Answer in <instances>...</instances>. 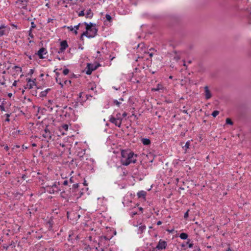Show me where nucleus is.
<instances>
[{"label": "nucleus", "instance_id": "f257e3e1", "mask_svg": "<svg viewBox=\"0 0 251 251\" xmlns=\"http://www.w3.org/2000/svg\"><path fill=\"white\" fill-rule=\"evenodd\" d=\"M137 155L130 150L121 151V162L123 165L127 166L130 163H134L136 161Z\"/></svg>", "mask_w": 251, "mask_h": 251}, {"label": "nucleus", "instance_id": "f03ea898", "mask_svg": "<svg viewBox=\"0 0 251 251\" xmlns=\"http://www.w3.org/2000/svg\"><path fill=\"white\" fill-rule=\"evenodd\" d=\"M84 24L86 25V30L81 34L80 39L83 40L84 36H85L89 38L94 37L98 32V29L96 28L95 25L91 23L89 24L84 23Z\"/></svg>", "mask_w": 251, "mask_h": 251}, {"label": "nucleus", "instance_id": "7ed1b4c3", "mask_svg": "<svg viewBox=\"0 0 251 251\" xmlns=\"http://www.w3.org/2000/svg\"><path fill=\"white\" fill-rule=\"evenodd\" d=\"M59 182H54L52 185L48 186L47 190L50 194L57 193L60 191V189L59 188Z\"/></svg>", "mask_w": 251, "mask_h": 251}, {"label": "nucleus", "instance_id": "20e7f679", "mask_svg": "<svg viewBox=\"0 0 251 251\" xmlns=\"http://www.w3.org/2000/svg\"><path fill=\"white\" fill-rule=\"evenodd\" d=\"M109 121L116 126L120 127L122 124V119L115 118L114 117L111 116Z\"/></svg>", "mask_w": 251, "mask_h": 251}, {"label": "nucleus", "instance_id": "39448f33", "mask_svg": "<svg viewBox=\"0 0 251 251\" xmlns=\"http://www.w3.org/2000/svg\"><path fill=\"white\" fill-rule=\"evenodd\" d=\"M28 0H18L16 1V4L19 8H25Z\"/></svg>", "mask_w": 251, "mask_h": 251}, {"label": "nucleus", "instance_id": "423d86ee", "mask_svg": "<svg viewBox=\"0 0 251 251\" xmlns=\"http://www.w3.org/2000/svg\"><path fill=\"white\" fill-rule=\"evenodd\" d=\"M166 246L167 242L165 241L160 240L155 248L158 250H163L165 249Z\"/></svg>", "mask_w": 251, "mask_h": 251}, {"label": "nucleus", "instance_id": "0eeeda50", "mask_svg": "<svg viewBox=\"0 0 251 251\" xmlns=\"http://www.w3.org/2000/svg\"><path fill=\"white\" fill-rule=\"evenodd\" d=\"M47 53V51L46 49L44 48H42L38 50L37 55L39 56L40 58L43 59L45 58V57L44 56V55H45Z\"/></svg>", "mask_w": 251, "mask_h": 251}, {"label": "nucleus", "instance_id": "6e6552de", "mask_svg": "<svg viewBox=\"0 0 251 251\" xmlns=\"http://www.w3.org/2000/svg\"><path fill=\"white\" fill-rule=\"evenodd\" d=\"M43 137L45 138V140H49L51 139V135L50 131L47 129L46 128L44 130V133L42 134Z\"/></svg>", "mask_w": 251, "mask_h": 251}, {"label": "nucleus", "instance_id": "1a4fd4ad", "mask_svg": "<svg viewBox=\"0 0 251 251\" xmlns=\"http://www.w3.org/2000/svg\"><path fill=\"white\" fill-rule=\"evenodd\" d=\"M68 47L67 42L66 41H63L60 43V48L58 53H61L64 51V50Z\"/></svg>", "mask_w": 251, "mask_h": 251}, {"label": "nucleus", "instance_id": "9d476101", "mask_svg": "<svg viewBox=\"0 0 251 251\" xmlns=\"http://www.w3.org/2000/svg\"><path fill=\"white\" fill-rule=\"evenodd\" d=\"M26 80L27 81V83L26 85V88L31 89L33 88L34 85H35V82L34 81L31 80L30 78H27Z\"/></svg>", "mask_w": 251, "mask_h": 251}, {"label": "nucleus", "instance_id": "9b49d317", "mask_svg": "<svg viewBox=\"0 0 251 251\" xmlns=\"http://www.w3.org/2000/svg\"><path fill=\"white\" fill-rule=\"evenodd\" d=\"M146 229V226L145 225L140 224L138 225L137 233L138 234H142Z\"/></svg>", "mask_w": 251, "mask_h": 251}, {"label": "nucleus", "instance_id": "f8f14e48", "mask_svg": "<svg viewBox=\"0 0 251 251\" xmlns=\"http://www.w3.org/2000/svg\"><path fill=\"white\" fill-rule=\"evenodd\" d=\"M204 93L205 98L206 100H208L211 97V94L207 86L204 87Z\"/></svg>", "mask_w": 251, "mask_h": 251}, {"label": "nucleus", "instance_id": "ddd939ff", "mask_svg": "<svg viewBox=\"0 0 251 251\" xmlns=\"http://www.w3.org/2000/svg\"><path fill=\"white\" fill-rule=\"evenodd\" d=\"M147 193L145 191H140L137 193V196L139 198L145 199Z\"/></svg>", "mask_w": 251, "mask_h": 251}, {"label": "nucleus", "instance_id": "4468645a", "mask_svg": "<svg viewBox=\"0 0 251 251\" xmlns=\"http://www.w3.org/2000/svg\"><path fill=\"white\" fill-rule=\"evenodd\" d=\"M163 89H164V87L161 84H158L155 88L152 89V91H158L162 90Z\"/></svg>", "mask_w": 251, "mask_h": 251}, {"label": "nucleus", "instance_id": "2eb2a0df", "mask_svg": "<svg viewBox=\"0 0 251 251\" xmlns=\"http://www.w3.org/2000/svg\"><path fill=\"white\" fill-rule=\"evenodd\" d=\"M142 143L146 146L149 145L151 144V141L148 138H142L141 139Z\"/></svg>", "mask_w": 251, "mask_h": 251}, {"label": "nucleus", "instance_id": "dca6fc26", "mask_svg": "<svg viewBox=\"0 0 251 251\" xmlns=\"http://www.w3.org/2000/svg\"><path fill=\"white\" fill-rule=\"evenodd\" d=\"M5 27V26L4 25L0 26V36H2L5 34V30H4Z\"/></svg>", "mask_w": 251, "mask_h": 251}, {"label": "nucleus", "instance_id": "f3484780", "mask_svg": "<svg viewBox=\"0 0 251 251\" xmlns=\"http://www.w3.org/2000/svg\"><path fill=\"white\" fill-rule=\"evenodd\" d=\"M93 14L90 9H88L86 13V16L87 18H92L93 17Z\"/></svg>", "mask_w": 251, "mask_h": 251}, {"label": "nucleus", "instance_id": "a211bd4d", "mask_svg": "<svg viewBox=\"0 0 251 251\" xmlns=\"http://www.w3.org/2000/svg\"><path fill=\"white\" fill-rule=\"evenodd\" d=\"M190 141H188L185 144V145L183 147V148L185 150V151H186L189 148L190 146Z\"/></svg>", "mask_w": 251, "mask_h": 251}, {"label": "nucleus", "instance_id": "6ab92c4d", "mask_svg": "<svg viewBox=\"0 0 251 251\" xmlns=\"http://www.w3.org/2000/svg\"><path fill=\"white\" fill-rule=\"evenodd\" d=\"M188 236V234L186 233H181L179 235V237L183 240L186 239Z\"/></svg>", "mask_w": 251, "mask_h": 251}, {"label": "nucleus", "instance_id": "aec40b11", "mask_svg": "<svg viewBox=\"0 0 251 251\" xmlns=\"http://www.w3.org/2000/svg\"><path fill=\"white\" fill-rule=\"evenodd\" d=\"M20 148V146L19 145H16V146H14L12 149V151L14 153H17V152H19L17 150V149H19Z\"/></svg>", "mask_w": 251, "mask_h": 251}, {"label": "nucleus", "instance_id": "412c9836", "mask_svg": "<svg viewBox=\"0 0 251 251\" xmlns=\"http://www.w3.org/2000/svg\"><path fill=\"white\" fill-rule=\"evenodd\" d=\"M90 64L88 65V69L86 71V74L87 75H90L92 73V71L95 70L94 69H90Z\"/></svg>", "mask_w": 251, "mask_h": 251}, {"label": "nucleus", "instance_id": "4be33fe9", "mask_svg": "<svg viewBox=\"0 0 251 251\" xmlns=\"http://www.w3.org/2000/svg\"><path fill=\"white\" fill-rule=\"evenodd\" d=\"M80 25V24H78L77 25L75 26L74 27L75 29L74 30V33L75 35L77 34V30L79 29V26Z\"/></svg>", "mask_w": 251, "mask_h": 251}, {"label": "nucleus", "instance_id": "5701e85b", "mask_svg": "<svg viewBox=\"0 0 251 251\" xmlns=\"http://www.w3.org/2000/svg\"><path fill=\"white\" fill-rule=\"evenodd\" d=\"M226 124L230 125H232L233 124V122L229 118H226Z\"/></svg>", "mask_w": 251, "mask_h": 251}, {"label": "nucleus", "instance_id": "b1692460", "mask_svg": "<svg viewBox=\"0 0 251 251\" xmlns=\"http://www.w3.org/2000/svg\"><path fill=\"white\" fill-rule=\"evenodd\" d=\"M186 244L188 245L189 248H192L193 247V244L192 242H190V239L188 240Z\"/></svg>", "mask_w": 251, "mask_h": 251}, {"label": "nucleus", "instance_id": "393cba45", "mask_svg": "<svg viewBox=\"0 0 251 251\" xmlns=\"http://www.w3.org/2000/svg\"><path fill=\"white\" fill-rule=\"evenodd\" d=\"M219 111L215 110L212 112V115L213 117H216L219 114Z\"/></svg>", "mask_w": 251, "mask_h": 251}, {"label": "nucleus", "instance_id": "a878e982", "mask_svg": "<svg viewBox=\"0 0 251 251\" xmlns=\"http://www.w3.org/2000/svg\"><path fill=\"white\" fill-rule=\"evenodd\" d=\"M62 128L65 131H67L68 129V125L67 124H63L62 125Z\"/></svg>", "mask_w": 251, "mask_h": 251}, {"label": "nucleus", "instance_id": "bb28decb", "mask_svg": "<svg viewBox=\"0 0 251 251\" xmlns=\"http://www.w3.org/2000/svg\"><path fill=\"white\" fill-rule=\"evenodd\" d=\"M105 18H106V20H107V21H108V22H111L112 18H111V17L110 16V15H109V14H106V15H105Z\"/></svg>", "mask_w": 251, "mask_h": 251}, {"label": "nucleus", "instance_id": "cd10ccee", "mask_svg": "<svg viewBox=\"0 0 251 251\" xmlns=\"http://www.w3.org/2000/svg\"><path fill=\"white\" fill-rule=\"evenodd\" d=\"M36 27V25L35 24L34 22H32L31 23V27H30V30H32V29L33 28H35Z\"/></svg>", "mask_w": 251, "mask_h": 251}, {"label": "nucleus", "instance_id": "c85d7f7f", "mask_svg": "<svg viewBox=\"0 0 251 251\" xmlns=\"http://www.w3.org/2000/svg\"><path fill=\"white\" fill-rule=\"evenodd\" d=\"M47 95V91H42L40 93V96L42 97H44L46 96Z\"/></svg>", "mask_w": 251, "mask_h": 251}, {"label": "nucleus", "instance_id": "c756f323", "mask_svg": "<svg viewBox=\"0 0 251 251\" xmlns=\"http://www.w3.org/2000/svg\"><path fill=\"white\" fill-rule=\"evenodd\" d=\"M14 69L15 70H16L17 71H19L20 72H21L22 71V68L21 67H20L17 66H15L14 67Z\"/></svg>", "mask_w": 251, "mask_h": 251}, {"label": "nucleus", "instance_id": "7c9ffc66", "mask_svg": "<svg viewBox=\"0 0 251 251\" xmlns=\"http://www.w3.org/2000/svg\"><path fill=\"white\" fill-rule=\"evenodd\" d=\"M69 73V70L68 69H65L63 71V74L64 75H67Z\"/></svg>", "mask_w": 251, "mask_h": 251}, {"label": "nucleus", "instance_id": "2f4dec72", "mask_svg": "<svg viewBox=\"0 0 251 251\" xmlns=\"http://www.w3.org/2000/svg\"><path fill=\"white\" fill-rule=\"evenodd\" d=\"M28 32V35L31 37V38L33 39L34 38V35L32 34V30L29 29Z\"/></svg>", "mask_w": 251, "mask_h": 251}, {"label": "nucleus", "instance_id": "473e14b6", "mask_svg": "<svg viewBox=\"0 0 251 251\" xmlns=\"http://www.w3.org/2000/svg\"><path fill=\"white\" fill-rule=\"evenodd\" d=\"M189 210H188L184 214V219H187V218L189 216Z\"/></svg>", "mask_w": 251, "mask_h": 251}, {"label": "nucleus", "instance_id": "72a5a7b5", "mask_svg": "<svg viewBox=\"0 0 251 251\" xmlns=\"http://www.w3.org/2000/svg\"><path fill=\"white\" fill-rule=\"evenodd\" d=\"M78 15L79 17L84 16V15H85V13H84V10H82V11H81L78 13Z\"/></svg>", "mask_w": 251, "mask_h": 251}, {"label": "nucleus", "instance_id": "f704fd0d", "mask_svg": "<svg viewBox=\"0 0 251 251\" xmlns=\"http://www.w3.org/2000/svg\"><path fill=\"white\" fill-rule=\"evenodd\" d=\"M4 116H6V119H5V121L6 122H9V117H10V114H5Z\"/></svg>", "mask_w": 251, "mask_h": 251}, {"label": "nucleus", "instance_id": "c9c22d12", "mask_svg": "<svg viewBox=\"0 0 251 251\" xmlns=\"http://www.w3.org/2000/svg\"><path fill=\"white\" fill-rule=\"evenodd\" d=\"M82 94H83V93H82V92H80V93H79V99L77 100H78V101L81 102V100H80V99H81V98L82 97ZM82 102H83V101H82Z\"/></svg>", "mask_w": 251, "mask_h": 251}, {"label": "nucleus", "instance_id": "e433bc0d", "mask_svg": "<svg viewBox=\"0 0 251 251\" xmlns=\"http://www.w3.org/2000/svg\"><path fill=\"white\" fill-rule=\"evenodd\" d=\"M67 28L69 29L70 31H74V30L75 29L74 28V27H73V26H68Z\"/></svg>", "mask_w": 251, "mask_h": 251}, {"label": "nucleus", "instance_id": "4c0bfd02", "mask_svg": "<svg viewBox=\"0 0 251 251\" xmlns=\"http://www.w3.org/2000/svg\"><path fill=\"white\" fill-rule=\"evenodd\" d=\"M113 102L114 104H115L116 105H118V106H119L120 104V102L119 101H118L117 100H114L113 101Z\"/></svg>", "mask_w": 251, "mask_h": 251}, {"label": "nucleus", "instance_id": "58836bf2", "mask_svg": "<svg viewBox=\"0 0 251 251\" xmlns=\"http://www.w3.org/2000/svg\"><path fill=\"white\" fill-rule=\"evenodd\" d=\"M115 118H118V119H122L121 117V114L120 113H117L116 115V116L114 117Z\"/></svg>", "mask_w": 251, "mask_h": 251}, {"label": "nucleus", "instance_id": "ea45409f", "mask_svg": "<svg viewBox=\"0 0 251 251\" xmlns=\"http://www.w3.org/2000/svg\"><path fill=\"white\" fill-rule=\"evenodd\" d=\"M0 110L1 111H5L4 106L3 103H2V104L0 105Z\"/></svg>", "mask_w": 251, "mask_h": 251}, {"label": "nucleus", "instance_id": "a19ab883", "mask_svg": "<svg viewBox=\"0 0 251 251\" xmlns=\"http://www.w3.org/2000/svg\"><path fill=\"white\" fill-rule=\"evenodd\" d=\"M193 251H201V249L199 247H196L195 250Z\"/></svg>", "mask_w": 251, "mask_h": 251}, {"label": "nucleus", "instance_id": "79ce46f5", "mask_svg": "<svg viewBox=\"0 0 251 251\" xmlns=\"http://www.w3.org/2000/svg\"><path fill=\"white\" fill-rule=\"evenodd\" d=\"M86 99L87 100H89L90 99V98H92V96L91 95H86Z\"/></svg>", "mask_w": 251, "mask_h": 251}, {"label": "nucleus", "instance_id": "37998d69", "mask_svg": "<svg viewBox=\"0 0 251 251\" xmlns=\"http://www.w3.org/2000/svg\"><path fill=\"white\" fill-rule=\"evenodd\" d=\"M68 181L66 180H64L63 182V184L64 185H67L68 184Z\"/></svg>", "mask_w": 251, "mask_h": 251}, {"label": "nucleus", "instance_id": "c03bdc74", "mask_svg": "<svg viewBox=\"0 0 251 251\" xmlns=\"http://www.w3.org/2000/svg\"><path fill=\"white\" fill-rule=\"evenodd\" d=\"M4 149L6 151H8V150H9V147H8V146H5L4 147Z\"/></svg>", "mask_w": 251, "mask_h": 251}, {"label": "nucleus", "instance_id": "a18cd8bd", "mask_svg": "<svg viewBox=\"0 0 251 251\" xmlns=\"http://www.w3.org/2000/svg\"><path fill=\"white\" fill-rule=\"evenodd\" d=\"M122 116L123 117H126L127 116V113L125 112L123 113Z\"/></svg>", "mask_w": 251, "mask_h": 251}, {"label": "nucleus", "instance_id": "49530a36", "mask_svg": "<svg viewBox=\"0 0 251 251\" xmlns=\"http://www.w3.org/2000/svg\"><path fill=\"white\" fill-rule=\"evenodd\" d=\"M161 224H162V222L160 221H159L157 222V225H158V226L161 225Z\"/></svg>", "mask_w": 251, "mask_h": 251}, {"label": "nucleus", "instance_id": "de8ad7c7", "mask_svg": "<svg viewBox=\"0 0 251 251\" xmlns=\"http://www.w3.org/2000/svg\"><path fill=\"white\" fill-rule=\"evenodd\" d=\"M17 84V81H14V82L13 83V86H16Z\"/></svg>", "mask_w": 251, "mask_h": 251}, {"label": "nucleus", "instance_id": "09e8293b", "mask_svg": "<svg viewBox=\"0 0 251 251\" xmlns=\"http://www.w3.org/2000/svg\"><path fill=\"white\" fill-rule=\"evenodd\" d=\"M88 238H89V240L90 241H94L93 240V239H92V236H89V237H88Z\"/></svg>", "mask_w": 251, "mask_h": 251}, {"label": "nucleus", "instance_id": "8fccbe9b", "mask_svg": "<svg viewBox=\"0 0 251 251\" xmlns=\"http://www.w3.org/2000/svg\"><path fill=\"white\" fill-rule=\"evenodd\" d=\"M50 89H46V90H45L44 91H47V94L48 93L49 91H50Z\"/></svg>", "mask_w": 251, "mask_h": 251}, {"label": "nucleus", "instance_id": "3c124183", "mask_svg": "<svg viewBox=\"0 0 251 251\" xmlns=\"http://www.w3.org/2000/svg\"><path fill=\"white\" fill-rule=\"evenodd\" d=\"M12 94L11 93H9L8 94V96L9 97H11L12 96Z\"/></svg>", "mask_w": 251, "mask_h": 251}, {"label": "nucleus", "instance_id": "603ef678", "mask_svg": "<svg viewBox=\"0 0 251 251\" xmlns=\"http://www.w3.org/2000/svg\"><path fill=\"white\" fill-rule=\"evenodd\" d=\"M12 26H13V27H15V28H17V25H15L14 24L12 25Z\"/></svg>", "mask_w": 251, "mask_h": 251}, {"label": "nucleus", "instance_id": "864d4df0", "mask_svg": "<svg viewBox=\"0 0 251 251\" xmlns=\"http://www.w3.org/2000/svg\"><path fill=\"white\" fill-rule=\"evenodd\" d=\"M32 146H33V147H35V146H36V144H35V143L32 144Z\"/></svg>", "mask_w": 251, "mask_h": 251}, {"label": "nucleus", "instance_id": "5fc2aeb1", "mask_svg": "<svg viewBox=\"0 0 251 251\" xmlns=\"http://www.w3.org/2000/svg\"><path fill=\"white\" fill-rule=\"evenodd\" d=\"M77 105V103H76L75 104V105H74L75 107H76V106Z\"/></svg>", "mask_w": 251, "mask_h": 251}, {"label": "nucleus", "instance_id": "6e6d98bb", "mask_svg": "<svg viewBox=\"0 0 251 251\" xmlns=\"http://www.w3.org/2000/svg\"><path fill=\"white\" fill-rule=\"evenodd\" d=\"M73 186L75 187V186H77V184H74V185H73Z\"/></svg>", "mask_w": 251, "mask_h": 251}, {"label": "nucleus", "instance_id": "4d7b16f0", "mask_svg": "<svg viewBox=\"0 0 251 251\" xmlns=\"http://www.w3.org/2000/svg\"><path fill=\"white\" fill-rule=\"evenodd\" d=\"M90 89H91V90H94V88L92 87Z\"/></svg>", "mask_w": 251, "mask_h": 251}, {"label": "nucleus", "instance_id": "13d9d810", "mask_svg": "<svg viewBox=\"0 0 251 251\" xmlns=\"http://www.w3.org/2000/svg\"><path fill=\"white\" fill-rule=\"evenodd\" d=\"M1 84L2 85H4V84H5V83H4V82H2V83H1Z\"/></svg>", "mask_w": 251, "mask_h": 251}, {"label": "nucleus", "instance_id": "bf43d9fd", "mask_svg": "<svg viewBox=\"0 0 251 251\" xmlns=\"http://www.w3.org/2000/svg\"><path fill=\"white\" fill-rule=\"evenodd\" d=\"M57 59L59 60H60V58L59 57H57Z\"/></svg>", "mask_w": 251, "mask_h": 251}, {"label": "nucleus", "instance_id": "052dcab7", "mask_svg": "<svg viewBox=\"0 0 251 251\" xmlns=\"http://www.w3.org/2000/svg\"><path fill=\"white\" fill-rule=\"evenodd\" d=\"M230 251V250L229 248H228V249L227 250V251Z\"/></svg>", "mask_w": 251, "mask_h": 251}, {"label": "nucleus", "instance_id": "680f3d73", "mask_svg": "<svg viewBox=\"0 0 251 251\" xmlns=\"http://www.w3.org/2000/svg\"><path fill=\"white\" fill-rule=\"evenodd\" d=\"M51 20H50V19H49V21L48 22H50V21H51Z\"/></svg>", "mask_w": 251, "mask_h": 251}, {"label": "nucleus", "instance_id": "e2e57ef3", "mask_svg": "<svg viewBox=\"0 0 251 251\" xmlns=\"http://www.w3.org/2000/svg\"><path fill=\"white\" fill-rule=\"evenodd\" d=\"M97 53H100V52L99 51H97Z\"/></svg>", "mask_w": 251, "mask_h": 251}, {"label": "nucleus", "instance_id": "0e129e2a", "mask_svg": "<svg viewBox=\"0 0 251 251\" xmlns=\"http://www.w3.org/2000/svg\"><path fill=\"white\" fill-rule=\"evenodd\" d=\"M169 77H170V78H172V76H170Z\"/></svg>", "mask_w": 251, "mask_h": 251}, {"label": "nucleus", "instance_id": "69168bd1", "mask_svg": "<svg viewBox=\"0 0 251 251\" xmlns=\"http://www.w3.org/2000/svg\"><path fill=\"white\" fill-rule=\"evenodd\" d=\"M69 83H71V81L70 80L69 81Z\"/></svg>", "mask_w": 251, "mask_h": 251}]
</instances>
